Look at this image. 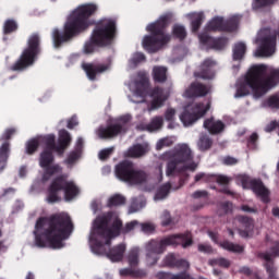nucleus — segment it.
Wrapping results in <instances>:
<instances>
[{"label": "nucleus", "mask_w": 279, "mask_h": 279, "mask_svg": "<svg viewBox=\"0 0 279 279\" xmlns=\"http://www.w3.org/2000/svg\"><path fill=\"white\" fill-rule=\"evenodd\" d=\"M132 121V116L130 113H126L124 116H120L117 119V123L112 124L110 126H100L96 134L98 138H113V136H117L118 134H123L128 132V123Z\"/></svg>", "instance_id": "dca6fc26"}, {"label": "nucleus", "mask_w": 279, "mask_h": 279, "mask_svg": "<svg viewBox=\"0 0 279 279\" xmlns=\"http://www.w3.org/2000/svg\"><path fill=\"white\" fill-rule=\"evenodd\" d=\"M213 146V140L207 134H202L199 136L197 147L201 149V151H206L207 149H210Z\"/></svg>", "instance_id": "a19ab883"}, {"label": "nucleus", "mask_w": 279, "mask_h": 279, "mask_svg": "<svg viewBox=\"0 0 279 279\" xmlns=\"http://www.w3.org/2000/svg\"><path fill=\"white\" fill-rule=\"evenodd\" d=\"M147 202L143 196L133 198L131 206L129 208V215H132L134 213H138V210H142V208H145V205Z\"/></svg>", "instance_id": "4c0bfd02"}, {"label": "nucleus", "mask_w": 279, "mask_h": 279, "mask_svg": "<svg viewBox=\"0 0 279 279\" xmlns=\"http://www.w3.org/2000/svg\"><path fill=\"white\" fill-rule=\"evenodd\" d=\"M171 19H173V13H165L155 23L146 26L150 35L143 37L142 45L148 53H156V51H160L165 45L170 43L171 35L165 32V27L171 23Z\"/></svg>", "instance_id": "39448f33"}, {"label": "nucleus", "mask_w": 279, "mask_h": 279, "mask_svg": "<svg viewBox=\"0 0 279 279\" xmlns=\"http://www.w3.org/2000/svg\"><path fill=\"white\" fill-rule=\"evenodd\" d=\"M173 143H175V137H163L157 142L156 149L160 151V149H165V147H171Z\"/></svg>", "instance_id": "de8ad7c7"}, {"label": "nucleus", "mask_w": 279, "mask_h": 279, "mask_svg": "<svg viewBox=\"0 0 279 279\" xmlns=\"http://www.w3.org/2000/svg\"><path fill=\"white\" fill-rule=\"evenodd\" d=\"M264 108H279V94L270 96L267 100L263 102Z\"/></svg>", "instance_id": "09e8293b"}, {"label": "nucleus", "mask_w": 279, "mask_h": 279, "mask_svg": "<svg viewBox=\"0 0 279 279\" xmlns=\"http://www.w3.org/2000/svg\"><path fill=\"white\" fill-rule=\"evenodd\" d=\"M141 231L144 232V234H151L154 230H156V225L151 222H144L140 223Z\"/></svg>", "instance_id": "3c124183"}, {"label": "nucleus", "mask_w": 279, "mask_h": 279, "mask_svg": "<svg viewBox=\"0 0 279 279\" xmlns=\"http://www.w3.org/2000/svg\"><path fill=\"white\" fill-rule=\"evenodd\" d=\"M276 0H254L253 1V10H260V8H265V5H271Z\"/></svg>", "instance_id": "603ef678"}, {"label": "nucleus", "mask_w": 279, "mask_h": 279, "mask_svg": "<svg viewBox=\"0 0 279 279\" xmlns=\"http://www.w3.org/2000/svg\"><path fill=\"white\" fill-rule=\"evenodd\" d=\"M272 215H274V217H276L277 219H279V207H274V208H272Z\"/></svg>", "instance_id": "774afa93"}, {"label": "nucleus", "mask_w": 279, "mask_h": 279, "mask_svg": "<svg viewBox=\"0 0 279 279\" xmlns=\"http://www.w3.org/2000/svg\"><path fill=\"white\" fill-rule=\"evenodd\" d=\"M112 151H114L113 147L105 148L100 150L98 154L99 160H106L107 158H110V155L112 154Z\"/></svg>", "instance_id": "5fc2aeb1"}, {"label": "nucleus", "mask_w": 279, "mask_h": 279, "mask_svg": "<svg viewBox=\"0 0 279 279\" xmlns=\"http://www.w3.org/2000/svg\"><path fill=\"white\" fill-rule=\"evenodd\" d=\"M62 191H64L65 202H72L76 195H80V187L76 186L75 182L66 180V177L56 178L49 190L46 202L48 204H56L62 199Z\"/></svg>", "instance_id": "1a4fd4ad"}, {"label": "nucleus", "mask_w": 279, "mask_h": 279, "mask_svg": "<svg viewBox=\"0 0 279 279\" xmlns=\"http://www.w3.org/2000/svg\"><path fill=\"white\" fill-rule=\"evenodd\" d=\"M71 133L66 130L59 131L58 143L56 145V140H53L52 145H49V149H53L57 154H64L69 145H71Z\"/></svg>", "instance_id": "b1692460"}, {"label": "nucleus", "mask_w": 279, "mask_h": 279, "mask_svg": "<svg viewBox=\"0 0 279 279\" xmlns=\"http://www.w3.org/2000/svg\"><path fill=\"white\" fill-rule=\"evenodd\" d=\"M78 124L77 122V118L76 117H72L69 121H68V128L69 130H73V128H75Z\"/></svg>", "instance_id": "e2e57ef3"}, {"label": "nucleus", "mask_w": 279, "mask_h": 279, "mask_svg": "<svg viewBox=\"0 0 279 279\" xmlns=\"http://www.w3.org/2000/svg\"><path fill=\"white\" fill-rule=\"evenodd\" d=\"M210 110V100H204L203 102H194L184 108V112L179 117L184 128L193 125L196 121H199L206 112Z\"/></svg>", "instance_id": "2eb2a0df"}, {"label": "nucleus", "mask_w": 279, "mask_h": 279, "mask_svg": "<svg viewBox=\"0 0 279 279\" xmlns=\"http://www.w3.org/2000/svg\"><path fill=\"white\" fill-rule=\"evenodd\" d=\"M222 162L223 165L232 166V165H236L239 162V159L234 157H225Z\"/></svg>", "instance_id": "4d7b16f0"}, {"label": "nucleus", "mask_w": 279, "mask_h": 279, "mask_svg": "<svg viewBox=\"0 0 279 279\" xmlns=\"http://www.w3.org/2000/svg\"><path fill=\"white\" fill-rule=\"evenodd\" d=\"M241 16L233 15L229 20H223L221 16L211 19L205 26L206 32H234L239 27Z\"/></svg>", "instance_id": "f3484780"}, {"label": "nucleus", "mask_w": 279, "mask_h": 279, "mask_svg": "<svg viewBox=\"0 0 279 279\" xmlns=\"http://www.w3.org/2000/svg\"><path fill=\"white\" fill-rule=\"evenodd\" d=\"M100 207H101V203H99V201L92 202V210L94 213H97V210H99Z\"/></svg>", "instance_id": "69168bd1"}, {"label": "nucleus", "mask_w": 279, "mask_h": 279, "mask_svg": "<svg viewBox=\"0 0 279 279\" xmlns=\"http://www.w3.org/2000/svg\"><path fill=\"white\" fill-rule=\"evenodd\" d=\"M198 39L204 49H217L219 51L228 45V39H215L210 37L208 33H201Z\"/></svg>", "instance_id": "4be33fe9"}, {"label": "nucleus", "mask_w": 279, "mask_h": 279, "mask_svg": "<svg viewBox=\"0 0 279 279\" xmlns=\"http://www.w3.org/2000/svg\"><path fill=\"white\" fill-rule=\"evenodd\" d=\"M148 87L149 82L146 77H142L140 82H131L129 84V88L133 93L131 101H133V104H143V101H145V96L147 95Z\"/></svg>", "instance_id": "6ab92c4d"}, {"label": "nucleus", "mask_w": 279, "mask_h": 279, "mask_svg": "<svg viewBox=\"0 0 279 279\" xmlns=\"http://www.w3.org/2000/svg\"><path fill=\"white\" fill-rule=\"evenodd\" d=\"M238 182L242 184L243 189H252L253 193L262 199V202H269V190L263 184L262 181L252 180L245 174L238 175Z\"/></svg>", "instance_id": "a211bd4d"}, {"label": "nucleus", "mask_w": 279, "mask_h": 279, "mask_svg": "<svg viewBox=\"0 0 279 279\" xmlns=\"http://www.w3.org/2000/svg\"><path fill=\"white\" fill-rule=\"evenodd\" d=\"M161 160H166L167 175H173L174 171H195L197 163L193 161V150L186 144H178L172 150L161 155Z\"/></svg>", "instance_id": "423d86ee"}, {"label": "nucleus", "mask_w": 279, "mask_h": 279, "mask_svg": "<svg viewBox=\"0 0 279 279\" xmlns=\"http://www.w3.org/2000/svg\"><path fill=\"white\" fill-rule=\"evenodd\" d=\"M40 51V37L33 34L28 38L27 47L24 49L20 60L12 65V71H25L27 66H32L36 61V56Z\"/></svg>", "instance_id": "ddd939ff"}, {"label": "nucleus", "mask_w": 279, "mask_h": 279, "mask_svg": "<svg viewBox=\"0 0 279 279\" xmlns=\"http://www.w3.org/2000/svg\"><path fill=\"white\" fill-rule=\"evenodd\" d=\"M116 177L131 186H147V184H151L147 173L134 168V165L130 161H122L116 166Z\"/></svg>", "instance_id": "9d476101"}, {"label": "nucleus", "mask_w": 279, "mask_h": 279, "mask_svg": "<svg viewBox=\"0 0 279 279\" xmlns=\"http://www.w3.org/2000/svg\"><path fill=\"white\" fill-rule=\"evenodd\" d=\"M256 43L258 47L254 52L255 58H271L276 53V34L271 29L259 31Z\"/></svg>", "instance_id": "4468645a"}, {"label": "nucleus", "mask_w": 279, "mask_h": 279, "mask_svg": "<svg viewBox=\"0 0 279 279\" xmlns=\"http://www.w3.org/2000/svg\"><path fill=\"white\" fill-rule=\"evenodd\" d=\"M99 10L97 3H83L70 12L63 25V34L58 28L52 31V40L56 48L62 43H69L71 38H75L82 32H86L94 24L90 16H95Z\"/></svg>", "instance_id": "7ed1b4c3"}, {"label": "nucleus", "mask_w": 279, "mask_h": 279, "mask_svg": "<svg viewBox=\"0 0 279 279\" xmlns=\"http://www.w3.org/2000/svg\"><path fill=\"white\" fill-rule=\"evenodd\" d=\"M53 141H54L53 134H49L45 136L39 135V136L33 137L26 142L25 151L26 154L32 155L36 153V150L38 149V147H40V145H43V143L49 149V145H53Z\"/></svg>", "instance_id": "aec40b11"}, {"label": "nucleus", "mask_w": 279, "mask_h": 279, "mask_svg": "<svg viewBox=\"0 0 279 279\" xmlns=\"http://www.w3.org/2000/svg\"><path fill=\"white\" fill-rule=\"evenodd\" d=\"M242 210H243L244 213H256V209L251 208V207L247 206V205L242 206Z\"/></svg>", "instance_id": "338daca9"}, {"label": "nucleus", "mask_w": 279, "mask_h": 279, "mask_svg": "<svg viewBox=\"0 0 279 279\" xmlns=\"http://www.w3.org/2000/svg\"><path fill=\"white\" fill-rule=\"evenodd\" d=\"M220 247H222V250H227L228 252H233L234 254H241L244 250L243 245L234 244L229 241L220 243Z\"/></svg>", "instance_id": "79ce46f5"}, {"label": "nucleus", "mask_w": 279, "mask_h": 279, "mask_svg": "<svg viewBox=\"0 0 279 279\" xmlns=\"http://www.w3.org/2000/svg\"><path fill=\"white\" fill-rule=\"evenodd\" d=\"M260 258H264L266 263V271L269 274V278H274V274H276V269H274V266L271 265V260L276 258V256H279V242L275 244L272 247L271 253H262L259 254Z\"/></svg>", "instance_id": "a878e982"}, {"label": "nucleus", "mask_w": 279, "mask_h": 279, "mask_svg": "<svg viewBox=\"0 0 279 279\" xmlns=\"http://www.w3.org/2000/svg\"><path fill=\"white\" fill-rule=\"evenodd\" d=\"M171 190V184L166 183L161 187H159L154 196L155 202H162L166 199L167 195H169V191Z\"/></svg>", "instance_id": "ea45409f"}, {"label": "nucleus", "mask_w": 279, "mask_h": 279, "mask_svg": "<svg viewBox=\"0 0 279 279\" xmlns=\"http://www.w3.org/2000/svg\"><path fill=\"white\" fill-rule=\"evenodd\" d=\"M185 17L191 22L192 32H198L199 27H202V23L206 16H204V12H192L185 14Z\"/></svg>", "instance_id": "c85d7f7f"}, {"label": "nucleus", "mask_w": 279, "mask_h": 279, "mask_svg": "<svg viewBox=\"0 0 279 279\" xmlns=\"http://www.w3.org/2000/svg\"><path fill=\"white\" fill-rule=\"evenodd\" d=\"M217 182L218 184H229L230 183V178L226 175H218L217 177Z\"/></svg>", "instance_id": "680f3d73"}, {"label": "nucleus", "mask_w": 279, "mask_h": 279, "mask_svg": "<svg viewBox=\"0 0 279 279\" xmlns=\"http://www.w3.org/2000/svg\"><path fill=\"white\" fill-rule=\"evenodd\" d=\"M8 158H10V143L4 142L0 146V173L8 167Z\"/></svg>", "instance_id": "f704fd0d"}, {"label": "nucleus", "mask_w": 279, "mask_h": 279, "mask_svg": "<svg viewBox=\"0 0 279 279\" xmlns=\"http://www.w3.org/2000/svg\"><path fill=\"white\" fill-rule=\"evenodd\" d=\"M114 236L116 235H112L108 229L101 226V219H96L88 238V244L93 254H96L97 256H107L111 263H121L125 256V251L128 250L125 243L118 244L107 251L110 241H112Z\"/></svg>", "instance_id": "20e7f679"}, {"label": "nucleus", "mask_w": 279, "mask_h": 279, "mask_svg": "<svg viewBox=\"0 0 279 279\" xmlns=\"http://www.w3.org/2000/svg\"><path fill=\"white\" fill-rule=\"evenodd\" d=\"M125 204V197L121 194H114L110 196L107 206H123Z\"/></svg>", "instance_id": "49530a36"}, {"label": "nucleus", "mask_w": 279, "mask_h": 279, "mask_svg": "<svg viewBox=\"0 0 279 279\" xmlns=\"http://www.w3.org/2000/svg\"><path fill=\"white\" fill-rule=\"evenodd\" d=\"M150 105L148 106V112H154V110H160L165 106V101L169 99V93L161 88H155L150 93Z\"/></svg>", "instance_id": "412c9836"}, {"label": "nucleus", "mask_w": 279, "mask_h": 279, "mask_svg": "<svg viewBox=\"0 0 279 279\" xmlns=\"http://www.w3.org/2000/svg\"><path fill=\"white\" fill-rule=\"evenodd\" d=\"M198 252H204L205 254H210V252H213V248L208 244H199Z\"/></svg>", "instance_id": "13d9d810"}, {"label": "nucleus", "mask_w": 279, "mask_h": 279, "mask_svg": "<svg viewBox=\"0 0 279 279\" xmlns=\"http://www.w3.org/2000/svg\"><path fill=\"white\" fill-rule=\"evenodd\" d=\"M163 119L168 123V130H175L178 125V110L173 107H168L163 112Z\"/></svg>", "instance_id": "7c9ffc66"}, {"label": "nucleus", "mask_w": 279, "mask_h": 279, "mask_svg": "<svg viewBox=\"0 0 279 279\" xmlns=\"http://www.w3.org/2000/svg\"><path fill=\"white\" fill-rule=\"evenodd\" d=\"M210 93V87L199 84L193 83L190 87H187L183 94V97L186 99H191L193 97H204Z\"/></svg>", "instance_id": "393cba45"}, {"label": "nucleus", "mask_w": 279, "mask_h": 279, "mask_svg": "<svg viewBox=\"0 0 279 279\" xmlns=\"http://www.w3.org/2000/svg\"><path fill=\"white\" fill-rule=\"evenodd\" d=\"M51 151H53V149L47 147V149L40 154L39 167L44 169V174L40 181L34 182L33 189H40V186H43L47 180H51V178H58V175L62 173V167H60V165L53 163V154Z\"/></svg>", "instance_id": "f8f14e48"}, {"label": "nucleus", "mask_w": 279, "mask_h": 279, "mask_svg": "<svg viewBox=\"0 0 279 279\" xmlns=\"http://www.w3.org/2000/svg\"><path fill=\"white\" fill-rule=\"evenodd\" d=\"M141 254V250L138 247H133L128 254V263L130 267H136L138 265V256Z\"/></svg>", "instance_id": "37998d69"}, {"label": "nucleus", "mask_w": 279, "mask_h": 279, "mask_svg": "<svg viewBox=\"0 0 279 279\" xmlns=\"http://www.w3.org/2000/svg\"><path fill=\"white\" fill-rule=\"evenodd\" d=\"M245 51H247V46L244 43L235 44L233 47V60H243Z\"/></svg>", "instance_id": "58836bf2"}, {"label": "nucleus", "mask_w": 279, "mask_h": 279, "mask_svg": "<svg viewBox=\"0 0 279 279\" xmlns=\"http://www.w3.org/2000/svg\"><path fill=\"white\" fill-rule=\"evenodd\" d=\"M96 219L101 220L100 226H104L105 230L112 234V236H119L120 233L128 234L129 232L136 230V228H141L138 221L136 220L128 222L123 227V222L121 221V219H119V214L117 213H109Z\"/></svg>", "instance_id": "9b49d317"}, {"label": "nucleus", "mask_w": 279, "mask_h": 279, "mask_svg": "<svg viewBox=\"0 0 279 279\" xmlns=\"http://www.w3.org/2000/svg\"><path fill=\"white\" fill-rule=\"evenodd\" d=\"M14 134H16V129H7L3 133V138H12V136H14Z\"/></svg>", "instance_id": "bf43d9fd"}, {"label": "nucleus", "mask_w": 279, "mask_h": 279, "mask_svg": "<svg viewBox=\"0 0 279 279\" xmlns=\"http://www.w3.org/2000/svg\"><path fill=\"white\" fill-rule=\"evenodd\" d=\"M215 64L217 63L211 59H207L204 61L201 73V77L203 80H213L215 77V70H213L215 68Z\"/></svg>", "instance_id": "473e14b6"}, {"label": "nucleus", "mask_w": 279, "mask_h": 279, "mask_svg": "<svg viewBox=\"0 0 279 279\" xmlns=\"http://www.w3.org/2000/svg\"><path fill=\"white\" fill-rule=\"evenodd\" d=\"M163 123L165 119H162V117H155L149 124L137 125V130H141L142 132H158V130L162 129Z\"/></svg>", "instance_id": "c756f323"}, {"label": "nucleus", "mask_w": 279, "mask_h": 279, "mask_svg": "<svg viewBox=\"0 0 279 279\" xmlns=\"http://www.w3.org/2000/svg\"><path fill=\"white\" fill-rule=\"evenodd\" d=\"M83 71H85L88 80H96L99 73H108L112 69V63L108 61L107 63L93 64V63H83Z\"/></svg>", "instance_id": "5701e85b"}, {"label": "nucleus", "mask_w": 279, "mask_h": 279, "mask_svg": "<svg viewBox=\"0 0 279 279\" xmlns=\"http://www.w3.org/2000/svg\"><path fill=\"white\" fill-rule=\"evenodd\" d=\"M161 223L162 226H169V223H171V214H169V211L165 210L161 214Z\"/></svg>", "instance_id": "6e6d98bb"}, {"label": "nucleus", "mask_w": 279, "mask_h": 279, "mask_svg": "<svg viewBox=\"0 0 279 279\" xmlns=\"http://www.w3.org/2000/svg\"><path fill=\"white\" fill-rule=\"evenodd\" d=\"M163 263L169 267H177L178 269H182L183 271H186V269L191 267V264H189L186 259H178L175 258V255H173L172 253L166 256Z\"/></svg>", "instance_id": "bb28decb"}, {"label": "nucleus", "mask_w": 279, "mask_h": 279, "mask_svg": "<svg viewBox=\"0 0 279 279\" xmlns=\"http://www.w3.org/2000/svg\"><path fill=\"white\" fill-rule=\"evenodd\" d=\"M206 195H208L206 191H196L192 194V197H194V199H199V197H206Z\"/></svg>", "instance_id": "0e129e2a"}, {"label": "nucleus", "mask_w": 279, "mask_h": 279, "mask_svg": "<svg viewBox=\"0 0 279 279\" xmlns=\"http://www.w3.org/2000/svg\"><path fill=\"white\" fill-rule=\"evenodd\" d=\"M82 145H84V140H82V137H78V140L76 141L75 150L72 151L66 159L68 165H74V162H77V160L82 158Z\"/></svg>", "instance_id": "72a5a7b5"}, {"label": "nucleus", "mask_w": 279, "mask_h": 279, "mask_svg": "<svg viewBox=\"0 0 279 279\" xmlns=\"http://www.w3.org/2000/svg\"><path fill=\"white\" fill-rule=\"evenodd\" d=\"M117 35V22L113 19L105 17L96 23L89 40L84 45V53H94L97 47L111 45Z\"/></svg>", "instance_id": "0eeeda50"}, {"label": "nucleus", "mask_w": 279, "mask_h": 279, "mask_svg": "<svg viewBox=\"0 0 279 279\" xmlns=\"http://www.w3.org/2000/svg\"><path fill=\"white\" fill-rule=\"evenodd\" d=\"M209 265H211V267H230V260L220 257L216 259H210Z\"/></svg>", "instance_id": "8fccbe9b"}, {"label": "nucleus", "mask_w": 279, "mask_h": 279, "mask_svg": "<svg viewBox=\"0 0 279 279\" xmlns=\"http://www.w3.org/2000/svg\"><path fill=\"white\" fill-rule=\"evenodd\" d=\"M239 222L241 223V227L243 228V230L239 231L240 235L247 236L254 228V221L250 218L241 217L239 219Z\"/></svg>", "instance_id": "e433bc0d"}, {"label": "nucleus", "mask_w": 279, "mask_h": 279, "mask_svg": "<svg viewBox=\"0 0 279 279\" xmlns=\"http://www.w3.org/2000/svg\"><path fill=\"white\" fill-rule=\"evenodd\" d=\"M141 62H145V54L143 52L134 53L129 60V69H136Z\"/></svg>", "instance_id": "c03bdc74"}, {"label": "nucleus", "mask_w": 279, "mask_h": 279, "mask_svg": "<svg viewBox=\"0 0 279 279\" xmlns=\"http://www.w3.org/2000/svg\"><path fill=\"white\" fill-rule=\"evenodd\" d=\"M205 130H208L210 134H221L226 129V124L221 120H216L215 118H209L204 122Z\"/></svg>", "instance_id": "cd10ccee"}, {"label": "nucleus", "mask_w": 279, "mask_h": 279, "mask_svg": "<svg viewBox=\"0 0 279 279\" xmlns=\"http://www.w3.org/2000/svg\"><path fill=\"white\" fill-rule=\"evenodd\" d=\"M120 276H134V269L132 268H122L119 270Z\"/></svg>", "instance_id": "052dcab7"}, {"label": "nucleus", "mask_w": 279, "mask_h": 279, "mask_svg": "<svg viewBox=\"0 0 279 279\" xmlns=\"http://www.w3.org/2000/svg\"><path fill=\"white\" fill-rule=\"evenodd\" d=\"M153 78L160 84L167 82V66L155 65L153 68Z\"/></svg>", "instance_id": "c9c22d12"}, {"label": "nucleus", "mask_w": 279, "mask_h": 279, "mask_svg": "<svg viewBox=\"0 0 279 279\" xmlns=\"http://www.w3.org/2000/svg\"><path fill=\"white\" fill-rule=\"evenodd\" d=\"M172 34L175 38L184 40V38H186V28L182 24H175L172 28Z\"/></svg>", "instance_id": "a18cd8bd"}, {"label": "nucleus", "mask_w": 279, "mask_h": 279, "mask_svg": "<svg viewBox=\"0 0 279 279\" xmlns=\"http://www.w3.org/2000/svg\"><path fill=\"white\" fill-rule=\"evenodd\" d=\"M147 151H149V144H137L129 148V150L126 151V156H129L130 158H141V156H145Z\"/></svg>", "instance_id": "2f4dec72"}, {"label": "nucleus", "mask_w": 279, "mask_h": 279, "mask_svg": "<svg viewBox=\"0 0 279 279\" xmlns=\"http://www.w3.org/2000/svg\"><path fill=\"white\" fill-rule=\"evenodd\" d=\"M17 25L16 22H14V20H8L4 23V34H11V32H16L17 29Z\"/></svg>", "instance_id": "864d4df0"}, {"label": "nucleus", "mask_w": 279, "mask_h": 279, "mask_svg": "<svg viewBox=\"0 0 279 279\" xmlns=\"http://www.w3.org/2000/svg\"><path fill=\"white\" fill-rule=\"evenodd\" d=\"M73 223L68 214H59L51 218H39L35 226L36 247L62 250L64 241L71 236Z\"/></svg>", "instance_id": "f257e3e1"}, {"label": "nucleus", "mask_w": 279, "mask_h": 279, "mask_svg": "<svg viewBox=\"0 0 279 279\" xmlns=\"http://www.w3.org/2000/svg\"><path fill=\"white\" fill-rule=\"evenodd\" d=\"M279 84V69L267 64H254L236 83L235 99L247 97L252 90L255 99L267 95Z\"/></svg>", "instance_id": "f03ea898"}, {"label": "nucleus", "mask_w": 279, "mask_h": 279, "mask_svg": "<svg viewBox=\"0 0 279 279\" xmlns=\"http://www.w3.org/2000/svg\"><path fill=\"white\" fill-rule=\"evenodd\" d=\"M168 245H182V247H191L193 240L191 234L170 235L161 241L151 240L146 244V260L148 265H156L158 263V255L165 252Z\"/></svg>", "instance_id": "6e6552de"}]
</instances>
